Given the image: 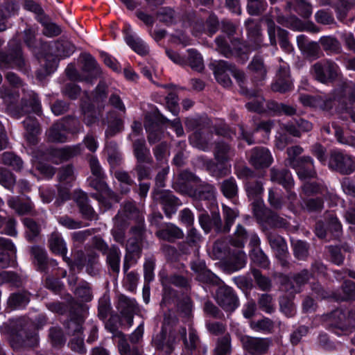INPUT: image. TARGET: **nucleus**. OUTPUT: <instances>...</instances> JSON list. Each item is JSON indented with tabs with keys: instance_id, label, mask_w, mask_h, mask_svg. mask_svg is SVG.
<instances>
[{
	"instance_id": "59",
	"label": "nucleus",
	"mask_w": 355,
	"mask_h": 355,
	"mask_svg": "<svg viewBox=\"0 0 355 355\" xmlns=\"http://www.w3.org/2000/svg\"><path fill=\"white\" fill-rule=\"evenodd\" d=\"M58 178L60 184L71 187V183L74 180L73 167L67 165L60 169Z\"/></svg>"
},
{
	"instance_id": "32",
	"label": "nucleus",
	"mask_w": 355,
	"mask_h": 355,
	"mask_svg": "<svg viewBox=\"0 0 355 355\" xmlns=\"http://www.w3.org/2000/svg\"><path fill=\"white\" fill-rule=\"evenodd\" d=\"M232 64L227 61L219 60L214 64V72L216 80L223 86L228 87L232 81L230 75H232Z\"/></svg>"
},
{
	"instance_id": "27",
	"label": "nucleus",
	"mask_w": 355,
	"mask_h": 355,
	"mask_svg": "<svg viewBox=\"0 0 355 355\" xmlns=\"http://www.w3.org/2000/svg\"><path fill=\"white\" fill-rule=\"evenodd\" d=\"M7 204L18 215H36L35 205L28 197L21 199L18 196H10L7 200Z\"/></svg>"
},
{
	"instance_id": "5",
	"label": "nucleus",
	"mask_w": 355,
	"mask_h": 355,
	"mask_svg": "<svg viewBox=\"0 0 355 355\" xmlns=\"http://www.w3.org/2000/svg\"><path fill=\"white\" fill-rule=\"evenodd\" d=\"M214 155L217 163L209 160L206 164L211 175L216 178H221L230 174L231 166L226 164L234 157V149L230 144L220 141L216 144Z\"/></svg>"
},
{
	"instance_id": "11",
	"label": "nucleus",
	"mask_w": 355,
	"mask_h": 355,
	"mask_svg": "<svg viewBox=\"0 0 355 355\" xmlns=\"http://www.w3.org/2000/svg\"><path fill=\"white\" fill-rule=\"evenodd\" d=\"M9 46L10 50L8 53L0 52V68L2 69L10 68L22 69L25 63L20 44L16 39H13L9 42Z\"/></svg>"
},
{
	"instance_id": "9",
	"label": "nucleus",
	"mask_w": 355,
	"mask_h": 355,
	"mask_svg": "<svg viewBox=\"0 0 355 355\" xmlns=\"http://www.w3.org/2000/svg\"><path fill=\"white\" fill-rule=\"evenodd\" d=\"M93 247L106 256V262L112 272L119 273L121 262V250L115 245L110 246L101 237L94 236L92 239Z\"/></svg>"
},
{
	"instance_id": "24",
	"label": "nucleus",
	"mask_w": 355,
	"mask_h": 355,
	"mask_svg": "<svg viewBox=\"0 0 355 355\" xmlns=\"http://www.w3.org/2000/svg\"><path fill=\"white\" fill-rule=\"evenodd\" d=\"M180 334L184 339V347L188 352L198 355L205 354L207 352V347L201 345L199 337L194 329H189V340L186 338L187 330L184 327L180 330Z\"/></svg>"
},
{
	"instance_id": "57",
	"label": "nucleus",
	"mask_w": 355,
	"mask_h": 355,
	"mask_svg": "<svg viewBox=\"0 0 355 355\" xmlns=\"http://www.w3.org/2000/svg\"><path fill=\"white\" fill-rule=\"evenodd\" d=\"M189 57L187 60V64L192 69L201 71L204 68L203 60L201 55L194 49H189Z\"/></svg>"
},
{
	"instance_id": "35",
	"label": "nucleus",
	"mask_w": 355,
	"mask_h": 355,
	"mask_svg": "<svg viewBox=\"0 0 355 355\" xmlns=\"http://www.w3.org/2000/svg\"><path fill=\"white\" fill-rule=\"evenodd\" d=\"M0 249L6 252L0 253V267L6 268L14 261L16 248L10 239L0 236Z\"/></svg>"
},
{
	"instance_id": "38",
	"label": "nucleus",
	"mask_w": 355,
	"mask_h": 355,
	"mask_svg": "<svg viewBox=\"0 0 355 355\" xmlns=\"http://www.w3.org/2000/svg\"><path fill=\"white\" fill-rule=\"evenodd\" d=\"M49 245L51 250L54 254L61 255L64 261L69 264L70 259L66 256L67 252L66 243L60 233L53 232L51 234L49 239Z\"/></svg>"
},
{
	"instance_id": "6",
	"label": "nucleus",
	"mask_w": 355,
	"mask_h": 355,
	"mask_svg": "<svg viewBox=\"0 0 355 355\" xmlns=\"http://www.w3.org/2000/svg\"><path fill=\"white\" fill-rule=\"evenodd\" d=\"M325 327L338 336L349 335L355 331V311L346 313L342 309H336L322 316Z\"/></svg>"
},
{
	"instance_id": "49",
	"label": "nucleus",
	"mask_w": 355,
	"mask_h": 355,
	"mask_svg": "<svg viewBox=\"0 0 355 355\" xmlns=\"http://www.w3.org/2000/svg\"><path fill=\"white\" fill-rule=\"evenodd\" d=\"M116 218L122 221L127 219H139V211L133 201H127L123 203L122 208L119 211Z\"/></svg>"
},
{
	"instance_id": "8",
	"label": "nucleus",
	"mask_w": 355,
	"mask_h": 355,
	"mask_svg": "<svg viewBox=\"0 0 355 355\" xmlns=\"http://www.w3.org/2000/svg\"><path fill=\"white\" fill-rule=\"evenodd\" d=\"M311 71L315 79L323 84L331 83L341 75L339 66L329 59L315 62L311 67Z\"/></svg>"
},
{
	"instance_id": "53",
	"label": "nucleus",
	"mask_w": 355,
	"mask_h": 355,
	"mask_svg": "<svg viewBox=\"0 0 355 355\" xmlns=\"http://www.w3.org/2000/svg\"><path fill=\"white\" fill-rule=\"evenodd\" d=\"M220 189L227 198H234L238 193V186L236 180L233 177H230L223 180L220 184Z\"/></svg>"
},
{
	"instance_id": "44",
	"label": "nucleus",
	"mask_w": 355,
	"mask_h": 355,
	"mask_svg": "<svg viewBox=\"0 0 355 355\" xmlns=\"http://www.w3.org/2000/svg\"><path fill=\"white\" fill-rule=\"evenodd\" d=\"M134 155L139 163H150L152 157L144 139H137L133 144Z\"/></svg>"
},
{
	"instance_id": "12",
	"label": "nucleus",
	"mask_w": 355,
	"mask_h": 355,
	"mask_svg": "<svg viewBox=\"0 0 355 355\" xmlns=\"http://www.w3.org/2000/svg\"><path fill=\"white\" fill-rule=\"evenodd\" d=\"M262 20L265 21L267 26V32L272 46L277 45L276 35H277L279 40L280 47L286 53H291L293 48L288 39V31L278 27L275 25L272 17L269 15H266L263 17Z\"/></svg>"
},
{
	"instance_id": "18",
	"label": "nucleus",
	"mask_w": 355,
	"mask_h": 355,
	"mask_svg": "<svg viewBox=\"0 0 355 355\" xmlns=\"http://www.w3.org/2000/svg\"><path fill=\"white\" fill-rule=\"evenodd\" d=\"M76 120L69 117L62 119L55 123L46 132V137L49 141L64 143L67 141V132L71 123L74 124Z\"/></svg>"
},
{
	"instance_id": "16",
	"label": "nucleus",
	"mask_w": 355,
	"mask_h": 355,
	"mask_svg": "<svg viewBox=\"0 0 355 355\" xmlns=\"http://www.w3.org/2000/svg\"><path fill=\"white\" fill-rule=\"evenodd\" d=\"M154 200L162 205L166 216L171 218L182 205L179 198L175 197L171 191L156 189L153 192Z\"/></svg>"
},
{
	"instance_id": "14",
	"label": "nucleus",
	"mask_w": 355,
	"mask_h": 355,
	"mask_svg": "<svg viewBox=\"0 0 355 355\" xmlns=\"http://www.w3.org/2000/svg\"><path fill=\"white\" fill-rule=\"evenodd\" d=\"M188 195L196 201L195 206L198 209H202L198 205L201 201L205 202L207 208L216 205V189L210 184L200 182L196 188L189 189Z\"/></svg>"
},
{
	"instance_id": "52",
	"label": "nucleus",
	"mask_w": 355,
	"mask_h": 355,
	"mask_svg": "<svg viewBox=\"0 0 355 355\" xmlns=\"http://www.w3.org/2000/svg\"><path fill=\"white\" fill-rule=\"evenodd\" d=\"M105 150L108 156V162L112 166L119 164L121 160V155L118 150V146L116 142L106 141Z\"/></svg>"
},
{
	"instance_id": "43",
	"label": "nucleus",
	"mask_w": 355,
	"mask_h": 355,
	"mask_svg": "<svg viewBox=\"0 0 355 355\" xmlns=\"http://www.w3.org/2000/svg\"><path fill=\"white\" fill-rule=\"evenodd\" d=\"M156 236L160 239L173 242L177 239L182 238L184 234L179 227L171 223H169L167 224L164 228L157 231Z\"/></svg>"
},
{
	"instance_id": "56",
	"label": "nucleus",
	"mask_w": 355,
	"mask_h": 355,
	"mask_svg": "<svg viewBox=\"0 0 355 355\" xmlns=\"http://www.w3.org/2000/svg\"><path fill=\"white\" fill-rule=\"evenodd\" d=\"M247 11L249 15L259 16L267 8L266 0H247Z\"/></svg>"
},
{
	"instance_id": "37",
	"label": "nucleus",
	"mask_w": 355,
	"mask_h": 355,
	"mask_svg": "<svg viewBox=\"0 0 355 355\" xmlns=\"http://www.w3.org/2000/svg\"><path fill=\"white\" fill-rule=\"evenodd\" d=\"M31 252L37 270L45 272L49 263L51 266H56L58 264L56 261L53 259L48 261L46 252L43 247L38 245L33 246L31 248Z\"/></svg>"
},
{
	"instance_id": "3",
	"label": "nucleus",
	"mask_w": 355,
	"mask_h": 355,
	"mask_svg": "<svg viewBox=\"0 0 355 355\" xmlns=\"http://www.w3.org/2000/svg\"><path fill=\"white\" fill-rule=\"evenodd\" d=\"M245 26L248 38L254 43V46L251 47L239 40H234L232 41V46H230L224 37L218 36L215 40L217 50L225 57H239L245 61L248 59V54L252 51L261 46L263 35L261 25L254 19L249 18L245 21Z\"/></svg>"
},
{
	"instance_id": "33",
	"label": "nucleus",
	"mask_w": 355,
	"mask_h": 355,
	"mask_svg": "<svg viewBox=\"0 0 355 355\" xmlns=\"http://www.w3.org/2000/svg\"><path fill=\"white\" fill-rule=\"evenodd\" d=\"M201 180L193 173L188 171H184L180 173L178 180L173 183V188L176 190H179L180 192L188 194L189 189H194L191 184L198 186Z\"/></svg>"
},
{
	"instance_id": "61",
	"label": "nucleus",
	"mask_w": 355,
	"mask_h": 355,
	"mask_svg": "<svg viewBox=\"0 0 355 355\" xmlns=\"http://www.w3.org/2000/svg\"><path fill=\"white\" fill-rule=\"evenodd\" d=\"M57 49V55L67 58L71 55L75 51V46L69 41L57 42L54 43Z\"/></svg>"
},
{
	"instance_id": "15",
	"label": "nucleus",
	"mask_w": 355,
	"mask_h": 355,
	"mask_svg": "<svg viewBox=\"0 0 355 355\" xmlns=\"http://www.w3.org/2000/svg\"><path fill=\"white\" fill-rule=\"evenodd\" d=\"M216 301L226 312H233L239 305V298L234 289L225 285L217 289Z\"/></svg>"
},
{
	"instance_id": "28",
	"label": "nucleus",
	"mask_w": 355,
	"mask_h": 355,
	"mask_svg": "<svg viewBox=\"0 0 355 355\" xmlns=\"http://www.w3.org/2000/svg\"><path fill=\"white\" fill-rule=\"evenodd\" d=\"M73 198L79 208L80 212L85 219L89 220H96L98 219V214L89 204L88 197L85 192L81 191H76Z\"/></svg>"
},
{
	"instance_id": "29",
	"label": "nucleus",
	"mask_w": 355,
	"mask_h": 355,
	"mask_svg": "<svg viewBox=\"0 0 355 355\" xmlns=\"http://www.w3.org/2000/svg\"><path fill=\"white\" fill-rule=\"evenodd\" d=\"M80 152V145L74 146H66L60 148H52L49 150V159L58 164L67 161Z\"/></svg>"
},
{
	"instance_id": "20",
	"label": "nucleus",
	"mask_w": 355,
	"mask_h": 355,
	"mask_svg": "<svg viewBox=\"0 0 355 355\" xmlns=\"http://www.w3.org/2000/svg\"><path fill=\"white\" fill-rule=\"evenodd\" d=\"M239 340L243 349L250 353L265 354L272 345V340L267 338H254L249 336H241Z\"/></svg>"
},
{
	"instance_id": "55",
	"label": "nucleus",
	"mask_w": 355,
	"mask_h": 355,
	"mask_svg": "<svg viewBox=\"0 0 355 355\" xmlns=\"http://www.w3.org/2000/svg\"><path fill=\"white\" fill-rule=\"evenodd\" d=\"M250 327L255 331H262L268 334L272 331L274 322L268 318H263L257 321H250Z\"/></svg>"
},
{
	"instance_id": "25",
	"label": "nucleus",
	"mask_w": 355,
	"mask_h": 355,
	"mask_svg": "<svg viewBox=\"0 0 355 355\" xmlns=\"http://www.w3.org/2000/svg\"><path fill=\"white\" fill-rule=\"evenodd\" d=\"M191 269L196 274L198 281L211 285L220 284V279L206 268L203 261L197 260L192 262Z\"/></svg>"
},
{
	"instance_id": "41",
	"label": "nucleus",
	"mask_w": 355,
	"mask_h": 355,
	"mask_svg": "<svg viewBox=\"0 0 355 355\" xmlns=\"http://www.w3.org/2000/svg\"><path fill=\"white\" fill-rule=\"evenodd\" d=\"M130 26L128 28L125 33V41L126 44L137 54L145 55L148 53V46L146 42L136 35H133L128 32Z\"/></svg>"
},
{
	"instance_id": "22",
	"label": "nucleus",
	"mask_w": 355,
	"mask_h": 355,
	"mask_svg": "<svg viewBox=\"0 0 355 355\" xmlns=\"http://www.w3.org/2000/svg\"><path fill=\"white\" fill-rule=\"evenodd\" d=\"M272 161V156L266 148L255 147L250 152L249 162L255 168H268L271 165Z\"/></svg>"
},
{
	"instance_id": "54",
	"label": "nucleus",
	"mask_w": 355,
	"mask_h": 355,
	"mask_svg": "<svg viewBox=\"0 0 355 355\" xmlns=\"http://www.w3.org/2000/svg\"><path fill=\"white\" fill-rule=\"evenodd\" d=\"M81 110L83 121L86 125H91L96 121L97 116L96 111L94 105L91 102L87 103L82 100Z\"/></svg>"
},
{
	"instance_id": "47",
	"label": "nucleus",
	"mask_w": 355,
	"mask_h": 355,
	"mask_svg": "<svg viewBox=\"0 0 355 355\" xmlns=\"http://www.w3.org/2000/svg\"><path fill=\"white\" fill-rule=\"evenodd\" d=\"M341 291L342 293L338 291L333 293L332 297L336 301H347L355 299V282L350 280L345 281Z\"/></svg>"
},
{
	"instance_id": "64",
	"label": "nucleus",
	"mask_w": 355,
	"mask_h": 355,
	"mask_svg": "<svg viewBox=\"0 0 355 355\" xmlns=\"http://www.w3.org/2000/svg\"><path fill=\"white\" fill-rule=\"evenodd\" d=\"M76 295L84 302H89L92 299V293L89 284L81 282L75 290Z\"/></svg>"
},
{
	"instance_id": "36",
	"label": "nucleus",
	"mask_w": 355,
	"mask_h": 355,
	"mask_svg": "<svg viewBox=\"0 0 355 355\" xmlns=\"http://www.w3.org/2000/svg\"><path fill=\"white\" fill-rule=\"evenodd\" d=\"M268 241L270 247L275 252L276 256L279 259L282 266H288L286 260L288 248L284 239L279 236L270 234L268 236Z\"/></svg>"
},
{
	"instance_id": "39",
	"label": "nucleus",
	"mask_w": 355,
	"mask_h": 355,
	"mask_svg": "<svg viewBox=\"0 0 355 355\" xmlns=\"http://www.w3.org/2000/svg\"><path fill=\"white\" fill-rule=\"evenodd\" d=\"M248 69L253 80L256 83L263 80L266 77L267 69L263 58L259 55H256L253 58L248 65Z\"/></svg>"
},
{
	"instance_id": "34",
	"label": "nucleus",
	"mask_w": 355,
	"mask_h": 355,
	"mask_svg": "<svg viewBox=\"0 0 355 355\" xmlns=\"http://www.w3.org/2000/svg\"><path fill=\"white\" fill-rule=\"evenodd\" d=\"M297 44L306 58L317 59L320 57V49L318 43L309 41L306 35H298L297 37Z\"/></svg>"
},
{
	"instance_id": "1",
	"label": "nucleus",
	"mask_w": 355,
	"mask_h": 355,
	"mask_svg": "<svg viewBox=\"0 0 355 355\" xmlns=\"http://www.w3.org/2000/svg\"><path fill=\"white\" fill-rule=\"evenodd\" d=\"M6 78L8 82L15 87H22L24 93L21 99V107L15 106V103L19 98L18 94H14L10 89L0 88V95L6 105L7 112L15 118H19L23 114L33 112L40 114L41 112V103L37 95L33 91L26 92L24 84L19 77L12 72H8Z\"/></svg>"
},
{
	"instance_id": "40",
	"label": "nucleus",
	"mask_w": 355,
	"mask_h": 355,
	"mask_svg": "<svg viewBox=\"0 0 355 355\" xmlns=\"http://www.w3.org/2000/svg\"><path fill=\"white\" fill-rule=\"evenodd\" d=\"M270 180L282 184L286 190L291 189L294 186V180L291 172L287 169H270Z\"/></svg>"
},
{
	"instance_id": "30",
	"label": "nucleus",
	"mask_w": 355,
	"mask_h": 355,
	"mask_svg": "<svg viewBox=\"0 0 355 355\" xmlns=\"http://www.w3.org/2000/svg\"><path fill=\"white\" fill-rule=\"evenodd\" d=\"M247 263L245 253L241 250H236L230 253L223 262V266L227 271L234 272L244 268Z\"/></svg>"
},
{
	"instance_id": "50",
	"label": "nucleus",
	"mask_w": 355,
	"mask_h": 355,
	"mask_svg": "<svg viewBox=\"0 0 355 355\" xmlns=\"http://www.w3.org/2000/svg\"><path fill=\"white\" fill-rule=\"evenodd\" d=\"M268 110L275 115L285 114L293 116L296 113V109L289 105L279 103L276 101H269L266 104Z\"/></svg>"
},
{
	"instance_id": "19",
	"label": "nucleus",
	"mask_w": 355,
	"mask_h": 355,
	"mask_svg": "<svg viewBox=\"0 0 355 355\" xmlns=\"http://www.w3.org/2000/svg\"><path fill=\"white\" fill-rule=\"evenodd\" d=\"M312 277V273L307 269H304L299 272L294 273L291 278L284 277L282 282V286L284 290L291 293H300L302 287L304 286Z\"/></svg>"
},
{
	"instance_id": "60",
	"label": "nucleus",
	"mask_w": 355,
	"mask_h": 355,
	"mask_svg": "<svg viewBox=\"0 0 355 355\" xmlns=\"http://www.w3.org/2000/svg\"><path fill=\"white\" fill-rule=\"evenodd\" d=\"M248 237V234L245 229L241 225H238L236 230L230 240V243L235 247L243 248Z\"/></svg>"
},
{
	"instance_id": "2",
	"label": "nucleus",
	"mask_w": 355,
	"mask_h": 355,
	"mask_svg": "<svg viewBox=\"0 0 355 355\" xmlns=\"http://www.w3.org/2000/svg\"><path fill=\"white\" fill-rule=\"evenodd\" d=\"M185 126L189 130L195 132L189 137L190 143L195 147L207 151L209 150V144L213 137V130L218 135L232 138L234 132L223 121L212 125L211 121L206 116L187 118Z\"/></svg>"
},
{
	"instance_id": "51",
	"label": "nucleus",
	"mask_w": 355,
	"mask_h": 355,
	"mask_svg": "<svg viewBox=\"0 0 355 355\" xmlns=\"http://www.w3.org/2000/svg\"><path fill=\"white\" fill-rule=\"evenodd\" d=\"M22 223L26 228L25 235L26 239L30 242L35 241L40 233L39 225L30 218H24Z\"/></svg>"
},
{
	"instance_id": "48",
	"label": "nucleus",
	"mask_w": 355,
	"mask_h": 355,
	"mask_svg": "<svg viewBox=\"0 0 355 355\" xmlns=\"http://www.w3.org/2000/svg\"><path fill=\"white\" fill-rule=\"evenodd\" d=\"M116 307L121 315L135 314L138 311L136 300L123 295L119 296Z\"/></svg>"
},
{
	"instance_id": "31",
	"label": "nucleus",
	"mask_w": 355,
	"mask_h": 355,
	"mask_svg": "<svg viewBox=\"0 0 355 355\" xmlns=\"http://www.w3.org/2000/svg\"><path fill=\"white\" fill-rule=\"evenodd\" d=\"M302 180L314 178L316 177V171L313 165V159L309 156L301 157V162L292 166Z\"/></svg>"
},
{
	"instance_id": "4",
	"label": "nucleus",
	"mask_w": 355,
	"mask_h": 355,
	"mask_svg": "<svg viewBox=\"0 0 355 355\" xmlns=\"http://www.w3.org/2000/svg\"><path fill=\"white\" fill-rule=\"evenodd\" d=\"M89 166L95 178H90L89 184L97 191L91 193L90 196L96 200L99 205L103 206L105 210L109 209L112 207V202H118L119 198L103 180L105 174L97 158L92 157L89 160Z\"/></svg>"
},
{
	"instance_id": "45",
	"label": "nucleus",
	"mask_w": 355,
	"mask_h": 355,
	"mask_svg": "<svg viewBox=\"0 0 355 355\" xmlns=\"http://www.w3.org/2000/svg\"><path fill=\"white\" fill-rule=\"evenodd\" d=\"M287 8L293 9L304 18H309L313 12L311 4L306 0H292L287 3Z\"/></svg>"
},
{
	"instance_id": "23",
	"label": "nucleus",
	"mask_w": 355,
	"mask_h": 355,
	"mask_svg": "<svg viewBox=\"0 0 355 355\" xmlns=\"http://www.w3.org/2000/svg\"><path fill=\"white\" fill-rule=\"evenodd\" d=\"M293 88L290 77V69L287 64L280 66L275 80L271 84V89L275 92L285 93Z\"/></svg>"
},
{
	"instance_id": "26",
	"label": "nucleus",
	"mask_w": 355,
	"mask_h": 355,
	"mask_svg": "<svg viewBox=\"0 0 355 355\" xmlns=\"http://www.w3.org/2000/svg\"><path fill=\"white\" fill-rule=\"evenodd\" d=\"M243 174L247 178L245 182V190L250 198L253 199L254 202L257 200L261 201L259 198L263 193V183L261 181L254 180L252 178L254 172L248 167H245L242 170Z\"/></svg>"
},
{
	"instance_id": "62",
	"label": "nucleus",
	"mask_w": 355,
	"mask_h": 355,
	"mask_svg": "<svg viewBox=\"0 0 355 355\" xmlns=\"http://www.w3.org/2000/svg\"><path fill=\"white\" fill-rule=\"evenodd\" d=\"M29 301V295L26 293H18L10 295L8 304L10 306L17 309L25 306Z\"/></svg>"
},
{
	"instance_id": "42",
	"label": "nucleus",
	"mask_w": 355,
	"mask_h": 355,
	"mask_svg": "<svg viewBox=\"0 0 355 355\" xmlns=\"http://www.w3.org/2000/svg\"><path fill=\"white\" fill-rule=\"evenodd\" d=\"M302 190L306 195L311 196L317 193H321L325 196V198H329L335 204L337 203L338 197L334 193L327 191L326 188L320 183L317 182H306L302 186Z\"/></svg>"
},
{
	"instance_id": "17",
	"label": "nucleus",
	"mask_w": 355,
	"mask_h": 355,
	"mask_svg": "<svg viewBox=\"0 0 355 355\" xmlns=\"http://www.w3.org/2000/svg\"><path fill=\"white\" fill-rule=\"evenodd\" d=\"M81 75L80 82H85L92 83L101 75V68L97 63L96 59L89 53L81 55Z\"/></svg>"
},
{
	"instance_id": "21",
	"label": "nucleus",
	"mask_w": 355,
	"mask_h": 355,
	"mask_svg": "<svg viewBox=\"0 0 355 355\" xmlns=\"http://www.w3.org/2000/svg\"><path fill=\"white\" fill-rule=\"evenodd\" d=\"M132 236L130 238L126 243V254L130 255V258L139 259L141 253V242L143 237L144 226L142 223L138 224L131 228L130 231Z\"/></svg>"
},
{
	"instance_id": "58",
	"label": "nucleus",
	"mask_w": 355,
	"mask_h": 355,
	"mask_svg": "<svg viewBox=\"0 0 355 355\" xmlns=\"http://www.w3.org/2000/svg\"><path fill=\"white\" fill-rule=\"evenodd\" d=\"M252 99L246 104V108L250 112L261 113L265 111V100L261 95L258 94H252Z\"/></svg>"
},
{
	"instance_id": "13",
	"label": "nucleus",
	"mask_w": 355,
	"mask_h": 355,
	"mask_svg": "<svg viewBox=\"0 0 355 355\" xmlns=\"http://www.w3.org/2000/svg\"><path fill=\"white\" fill-rule=\"evenodd\" d=\"M252 210L257 220L262 224H267L272 227H283L287 225L285 218L280 217L274 211L265 208L262 201L253 202Z\"/></svg>"
},
{
	"instance_id": "7",
	"label": "nucleus",
	"mask_w": 355,
	"mask_h": 355,
	"mask_svg": "<svg viewBox=\"0 0 355 355\" xmlns=\"http://www.w3.org/2000/svg\"><path fill=\"white\" fill-rule=\"evenodd\" d=\"M22 320H18L16 326L20 329H15L12 332L10 338V343L13 349L20 347H35L39 343L37 333L33 324H26L22 326Z\"/></svg>"
},
{
	"instance_id": "46",
	"label": "nucleus",
	"mask_w": 355,
	"mask_h": 355,
	"mask_svg": "<svg viewBox=\"0 0 355 355\" xmlns=\"http://www.w3.org/2000/svg\"><path fill=\"white\" fill-rule=\"evenodd\" d=\"M319 42L327 54H338L342 51L340 42L334 36L326 35L320 38Z\"/></svg>"
},
{
	"instance_id": "63",
	"label": "nucleus",
	"mask_w": 355,
	"mask_h": 355,
	"mask_svg": "<svg viewBox=\"0 0 355 355\" xmlns=\"http://www.w3.org/2000/svg\"><path fill=\"white\" fill-rule=\"evenodd\" d=\"M2 162L6 165L10 166L16 171H19L23 166L21 158L10 152H5L2 154Z\"/></svg>"
},
{
	"instance_id": "10",
	"label": "nucleus",
	"mask_w": 355,
	"mask_h": 355,
	"mask_svg": "<svg viewBox=\"0 0 355 355\" xmlns=\"http://www.w3.org/2000/svg\"><path fill=\"white\" fill-rule=\"evenodd\" d=\"M328 164L331 169L343 175L355 171V158L338 149L331 150Z\"/></svg>"
}]
</instances>
